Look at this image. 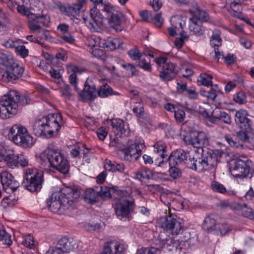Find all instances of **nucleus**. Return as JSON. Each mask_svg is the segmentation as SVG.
I'll return each mask as SVG.
<instances>
[{
	"label": "nucleus",
	"mask_w": 254,
	"mask_h": 254,
	"mask_svg": "<svg viewBox=\"0 0 254 254\" xmlns=\"http://www.w3.org/2000/svg\"><path fill=\"white\" fill-rule=\"evenodd\" d=\"M100 195L104 199L110 198L112 193L114 192V190L112 188L103 186L101 187Z\"/></svg>",
	"instance_id": "nucleus-51"
},
{
	"label": "nucleus",
	"mask_w": 254,
	"mask_h": 254,
	"mask_svg": "<svg viewBox=\"0 0 254 254\" xmlns=\"http://www.w3.org/2000/svg\"><path fill=\"white\" fill-rule=\"evenodd\" d=\"M184 141L188 145H191L196 149L194 152L202 153L204 152L203 149L204 146L207 145L209 143V139L206 134L203 131H194L190 134L185 136L184 138Z\"/></svg>",
	"instance_id": "nucleus-11"
},
{
	"label": "nucleus",
	"mask_w": 254,
	"mask_h": 254,
	"mask_svg": "<svg viewBox=\"0 0 254 254\" xmlns=\"http://www.w3.org/2000/svg\"><path fill=\"white\" fill-rule=\"evenodd\" d=\"M104 10L108 14L109 24L116 32H120L123 29L122 23L123 18V13L119 10V8L111 4L105 5Z\"/></svg>",
	"instance_id": "nucleus-13"
},
{
	"label": "nucleus",
	"mask_w": 254,
	"mask_h": 254,
	"mask_svg": "<svg viewBox=\"0 0 254 254\" xmlns=\"http://www.w3.org/2000/svg\"><path fill=\"white\" fill-rule=\"evenodd\" d=\"M127 192H120V197L117 198L115 204V210L117 217L121 220L129 219L134 211V204L127 198Z\"/></svg>",
	"instance_id": "nucleus-7"
},
{
	"label": "nucleus",
	"mask_w": 254,
	"mask_h": 254,
	"mask_svg": "<svg viewBox=\"0 0 254 254\" xmlns=\"http://www.w3.org/2000/svg\"><path fill=\"white\" fill-rule=\"evenodd\" d=\"M123 42L118 38H109L102 41V47L113 51L117 48H123Z\"/></svg>",
	"instance_id": "nucleus-31"
},
{
	"label": "nucleus",
	"mask_w": 254,
	"mask_h": 254,
	"mask_svg": "<svg viewBox=\"0 0 254 254\" xmlns=\"http://www.w3.org/2000/svg\"><path fill=\"white\" fill-rule=\"evenodd\" d=\"M104 168L106 170L112 172H118L121 173H124L125 175H127L128 174V172L126 171L127 169L123 163H118L110 160L106 159Z\"/></svg>",
	"instance_id": "nucleus-27"
},
{
	"label": "nucleus",
	"mask_w": 254,
	"mask_h": 254,
	"mask_svg": "<svg viewBox=\"0 0 254 254\" xmlns=\"http://www.w3.org/2000/svg\"><path fill=\"white\" fill-rule=\"evenodd\" d=\"M80 196V192L71 187H65L61 192H57L52 194V198H61L64 200H66L67 204H72V202L77 199Z\"/></svg>",
	"instance_id": "nucleus-17"
},
{
	"label": "nucleus",
	"mask_w": 254,
	"mask_h": 254,
	"mask_svg": "<svg viewBox=\"0 0 254 254\" xmlns=\"http://www.w3.org/2000/svg\"><path fill=\"white\" fill-rule=\"evenodd\" d=\"M12 56L7 52L0 50V64L6 66L11 65L13 63Z\"/></svg>",
	"instance_id": "nucleus-40"
},
{
	"label": "nucleus",
	"mask_w": 254,
	"mask_h": 254,
	"mask_svg": "<svg viewBox=\"0 0 254 254\" xmlns=\"http://www.w3.org/2000/svg\"><path fill=\"white\" fill-rule=\"evenodd\" d=\"M212 78V75L206 73H202L199 76L197 81L200 84L205 86H213Z\"/></svg>",
	"instance_id": "nucleus-42"
},
{
	"label": "nucleus",
	"mask_w": 254,
	"mask_h": 254,
	"mask_svg": "<svg viewBox=\"0 0 254 254\" xmlns=\"http://www.w3.org/2000/svg\"><path fill=\"white\" fill-rule=\"evenodd\" d=\"M221 31L218 29H215L212 31V35L210 40V45L213 47H219L222 44L221 38Z\"/></svg>",
	"instance_id": "nucleus-38"
},
{
	"label": "nucleus",
	"mask_w": 254,
	"mask_h": 254,
	"mask_svg": "<svg viewBox=\"0 0 254 254\" xmlns=\"http://www.w3.org/2000/svg\"><path fill=\"white\" fill-rule=\"evenodd\" d=\"M176 2L182 5H192L194 6L196 10L200 14H202V18L204 21H206L208 20V14L204 11H201L198 7L197 4L194 0H174Z\"/></svg>",
	"instance_id": "nucleus-37"
},
{
	"label": "nucleus",
	"mask_w": 254,
	"mask_h": 254,
	"mask_svg": "<svg viewBox=\"0 0 254 254\" xmlns=\"http://www.w3.org/2000/svg\"><path fill=\"white\" fill-rule=\"evenodd\" d=\"M0 155L9 168L14 169L18 167V154H15L12 151H6L1 150Z\"/></svg>",
	"instance_id": "nucleus-22"
},
{
	"label": "nucleus",
	"mask_w": 254,
	"mask_h": 254,
	"mask_svg": "<svg viewBox=\"0 0 254 254\" xmlns=\"http://www.w3.org/2000/svg\"><path fill=\"white\" fill-rule=\"evenodd\" d=\"M216 119L222 121L224 123L227 125H231L232 123V119L231 116L225 112H220L217 117L215 118Z\"/></svg>",
	"instance_id": "nucleus-59"
},
{
	"label": "nucleus",
	"mask_w": 254,
	"mask_h": 254,
	"mask_svg": "<svg viewBox=\"0 0 254 254\" xmlns=\"http://www.w3.org/2000/svg\"><path fill=\"white\" fill-rule=\"evenodd\" d=\"M127 246L117 241L106 243L103 252L100 254H125Z\"/></svg>",
	"instance_id": "nucleus-21"
},
{
	"label": "nucleus",
	"mask_w": 254,
	"mask_h": 254,
	"mask_svg": "<svg viewBox=\"0 0 254 254\" xmlns=\"http://www.w3.org/2000/svg\"><path fill=\"white\" fill-rule=\"evenodd\" d=\"M27 132V129L25 127L15 125L10 129L9 135L12 140L15 144L19 145Z\"/></svg>",
	"instance_id": "nucleus-24"
},
{
	"label": "nucleus",
	"mask_w": 254,
	"mask_h": 254,
	"mask_svg": "<svg viewBox=\"0 0 254 254\" xmlns=\"http://www.w3.org/2000/svg\"><path fill=\"white\" fill-rule=\"evenodd\" d=\"M251 130H243L239 131L237 133L236 136L238 137V139L240 141L241 145L245 142L249 141V133Z\"/></svg>",
	"instance_id": "nucleus-53"
},
{
	"label": "nucleus",
	"mask_w": 254,
	"mask_h": 254,
	"mask_svg": "<svg viewBox=\"0 0 254 254\" xmlns=\"http://www.w3.org/2000/svg\"><path fill=\"white\" fill-rule=\"evenodd\" d=\"M0 242L3 244L10 245L12 244L11 236L6 232L2 225L0 224Z\"/></svg>",
	"instance_id": "nucleus-46"
},
{
	"label": "nucleus",
	"mask_w": 254,
	"mask_h": 254,
	"mask_svg": "<svg viewBox=\"0 0 254 254\" xmlns=\"http://www.w3.org/2000/svg\"><path fill=\"white\" fill-rule=\"evenodd\" d=\"M66 69L69 74L68 80L70 85L73 87L74 90L78 93L82 99L93 100L97 97L98 95L97 90L91 79H87L82 92H81L80 88L78 87V81L77 74H81L83 72L85 71L84 68L70 63L66 65Z\"/></svg>",
	"instance_id": "nucleus-1"
},
{
	"label": "nucleus",
	"mask_w": 254,
	"mask_h": 254,
	"mask_svg": "<svg viewBox=\"0 0 254 254\" xmlns=\"http://www.w3.org/2000/svg\"><path fill=\"white\" fill-rule=\"evenodd\" d=\"M129 57L133 60H139L141 57V54L136 47H134L128 51Z\"/></svg>",
	"instance_id": "nucleus-61"
},
{
	"label": "nucleus",
	"mask_w": 254,
	"mask_h": 254,
	"mask_svg": "<svg viewBox=\"0 0 254 254\" xmlns=\"http://www.w3.org/2000/svg\"><path fill=\"white\" fill-rule=\"evenodd\" d=\"M177 242L179 243L178 249L183 251L184 253L188 250L190 247V242L189 239H186V237L177 239Z\"/></svg>",
	"instance_id": "nucleus-44"
},
{
	"label": "nucleus",
	"mask_w": 254,
	"mask_h": 254,
	"mask_svg": "<svg viewBox=\"0 0 254 254\" xmlns=\"http://www.w3.org/2000/svg\"><path fill=\"white\" fill-rule=\"evenodd\" d=\"M0 177L1 184L5 190L10 189L14 191L19 187V183L8 172H2L0 174Z\"/></svg>",
	"instance_id": "nucleus-20"
},
{
	"label": "nucleus",
	"mask_w": 254,
	"mask_h": 254,
	"mask_svg": "<svg viewBox=\"0 0 254 254\" xmlns=\"http://www.w3.org/2000/svg\"><path fill=\"white\" fill-rule=\"evenodd\" d=\"M62 117L59 114H51L36 119L33 125V131L36 136L51 137L60 128Z\"/></svg>",
	"instance_id": "nucleus-2"
},
{
	"label": "nucleus",
	"mask_w": 254,
	"mask_h": 254,
	"mask_svg": "<svg viewBox=\"0 0 254 254\" xmlns=\"http://www.w3.org/2000/svg\"><path fill=\"white\" fill-rule=\"evenodd\" d=\"M165 250L167 251H174L178 249L177 238L168 236L165 239Z\"/></svg>",
	"instance_id": "nucleus-39"
},
{
	"label": "nucleus",
	"mask_w": 254,
	"mask_h": 254,
	"mask_svg": "<svg viewBox=\"0 0 254 254\" xmlns=\"http://www.w3.org/2000/svg\"><path fill=\"white\" fill-rule=\"evenodd\" d=\"M136 254H159V251L154 247L143 248L138 250Z\"/></svg>",
	"instance_id": "nucleus-63"
},
{
	"label": "nucleus",
	"mask_w": 254,
	"mask_h": 254,
	"mask_svg": "<svg viewBox=\"0 0 254 254\" xmlns=\"http://www.w3.org/2000/svg\"><path fill=\"white\" fill-rule=\"evenodd\" d=\"M75 241L72 239L63 237L60 239L56 247L53 250L52 254H64L73 251L76 248Z\"/></svg>",
	"instance_id": "nucleus-16"
},
{
	"label": "nucleus",
	"mask_w": 254,
	"mask_h": 254,
	"mask_svg": "<svg viewBox=\"0 0 254 254\" xmlns=\"http://www.w3.org/2000/svg\"><path fill=\"white\" fill-rule=\"evenodd\" d=\"M99 197L98 191L92 189H87L84 195L85 201L88 203H93L97 201Z\"/></svg>",
	"instance_id": "nucleus-35"
},
{
	"label": "nucleus",
	"mask_w": 254,
	"mask_h": 254,
	"mask_svg": "<svg viewBox=\"0 0 254 254\" xmlns=\"http://www.w3.org/2000/svg\"><path fill=\"white\" fill-rule=\"evenodd\" d=\"M182 220L176 215L171 214L160 218L157 223L158 226L173 235L179 234L183 231Z\"/></svg>",
	"instance_id": "nucleus-9"
},
{
	"label": "nucleus",
	"mask_w": 254,
	"mask_h": 254,
	"mask_svg": "<svg viewBox=\"0 0 254 254\" xmlns=\"http://www.w3.org/2000/svg\"><path fill=\"white\" fill-rule=\"evenodd\" d=\"M154 151L158 153L161 158H165L168 155L166 154V145L162 141L157 142L154 145Z\"/></svg>",
	"instance_id": "nucleus-41"
},
{
	"label": "nucleus",
	"mask_w": 254,
	"mask_h": 254,
	"mask_svg": "<svg viewBox=\"0 0 254 254\" xmlns=\"http://www.w3.org/2000/svg\"><path fill=\"white\" fill-rule=\"evenodd\" d=\"M221 217L217 214H211L204 218L202 225V229L207 232L215 231L219 221Z\"/></svg>",
	"instance_id": "nucleus-23"
},
{
	"label": "nucleus",
	"mask_w": 254,
	"mask_h": 254,
	"mask_svg": "<svg viewBox=\"0 0 254 254\" xmlns=\"http://www.w3.org/2000/svg\"><path fill=\"white\" fill-rule=\"evenodd\" d=\"M233 100L239 104H244L247 102V97L244 92L240 91L234 95Z\"/></svg>",
	"instance_id": "nucleus-57"
},
{
	"label": "nucleus",
	"mask_w": 254,
	"mask_h": 254,
	"mask_svg": "<svg viewBox=\"0 0 254 254\" xmlns=\"http://www.w3.org/2000/svg\"><path fill=\"white\" fill-rule=\"evenodd\" d=\"M9 23V19L3 9L0 7V32L4 31Z\"/></svg>",
	"instance_id": "nucleus-45"
},
{
	"label": "nucleus",
	"mask_w": 254,
	"mask_h": 254,
	"mask_svg": "<svg viewBox=\"0 0 254 254\" xmlns=\"http://www.w3.org/2000/svg\"><path fill=\"white\" fill-rule=\"evenodd\" d=\"M202 24V21L199 18L193 17L190 19L189 29L193 34L197 36H203L205 28Z\"/></svg>",
	"instance_id": "nucleus-25"
},
{
	"label": "nucleus",
	"mask_w": 254,
	"mask_h": 254,
	"mask_svg": "<svg viewBox=\"0 0 254 254\" xmlns=\"http://www.w3.org/2000/svg\"><path fill=\"white\" fill-rule=\"evenodd\" d=\"M190 155L189 153L183 149H177L171 153L167 160L169 161L170 166H176L183 162L186 164Z\"/></svg>",
	"instance_id": "nucleus-19"
},
{
	"label": "nucleus",
	"mask_w": 254,
	"mask_h": 254,
	"mask_svg": "<svg viewBox=\"0 0 254 254\" xmlns=\"http://www.w3.org/2000/svg\"><path fill=\"white\" fill-rule=\"evenodd\" d=\"M53 168L60 173L65 174L69 171L70 168L69 163L64 155Z\"/></svg>",
	"instance_id": "nucleus-33"
},
{
	"label": "nucleus",
	"mask_w": 254,
	"mask_h": 254,
	"mask_svg": "<svg viewBox=\"0 0 254 254\" xmlns=\"http://www.w3.org/2000/svg\"><path fill=\"white\" fill-rule=\"evenodd\" d=\"M211 188L214 191L225 194L229 192L227 191L224 186L218 182L213 181L211 183Z\"/></svg>",
	"instance_id": "nucleus-52"
},
{
	"label": "nucleus",
	"mask_w": 254,
	"mask_h": 254,
	"mask_svg": "<svg viewBox=\"0 0 254 254\" xmlns=\"http://www.w3.org/2000/svg\"><path fill=\"white\" fill-rule=\"evenodd\" d=\"M170 176L174 179H176L182 176V172L180 169L175 166H170L169 170Z\"/></svg>",
	"instance_id": "nucleus-62"
},
{
	"label": "nucleus",
	"mask_w": 254,
	"mask_h": 254,
	"mask_svg": "<svg viewBox=\"0 0 254 254\" xmlns=\"http://www.w3.org/2000/svg\"><path fill=\"white\" fill-rule=\"evenodd\" d=\"M186 94L190 99L195 100L198 98V93L196 91L195 88L193 86L188 88Z\"/></svg>",
	"instance_id": "nucleus-64"
},
{
	"label": "nucleus",
	"mask_w": 254,
	"mask_h": 254,
	"mask_svg": "<svg viewBox=\"0 0 254 254\" xmlns=\"http://www.w3.org/2000/svg\"><path fill=\"white\" fill-rule=\"evenodd\" d=\"M131 107L133 113L139 118L142 117L144 115V107L141 103L140 98L136 99L131 98L130 100Z\"/></svg>",
	"instance_id": "nucleus-30"
},
{
	"label": "nucleus",
	"mask_w": 254,
	"mask_h": 254,
	"mask_svg": "<svg viewBox=\"0 0 254 254\" xmlns=\"http://www.w3.org/2000/svg\"><path fill=\"white\" fill-rule=\"evenodd\" d=\"M123 68L124 69L123 72H125L128 76H132L136 73L135 66L132 64L126 63Z\"/></svg>",
	"instance_id": "nucleus-54"
},
{
	"label": "nucleus",
	"mask_w": 254,
	"mask_h": 254,
	"mask_svg": "<svg viewBox=\"0 0 254 254\" xmlns=\"http://www.w3.org/2000/svg\"><path fill=\"white\" fill-rule=\"evenodd\" d=\"M225 139L229 144L233 147H241L240 141L238 139V137L235 134H228L225 136Z\"/></svg>",
	"instance_id": "nucleus-49"
},
{
	"label": "nucleus",
	"mask_w": 254,
	"mask_h": 254,
	"mask_svg": "<svg viewBox=\"0 0 254 254\" xmlns=\"http://www.w3.org/2000/svg\"><path fill=\"white\" fill-rule=\"evenodd\" d=\"M252 162L244 154L236 155L230 167L232 175L236 178H251Z\"/></svg>",
	"instance_id": "nucleus-4"
},
{
	"label": "nucleus",
	"mask_w": 254,
	"mask_h": 254,
	"mask_svg": "<svg viewBox=\"0 0 254 254\" xmlns=\"http://www.w3.org/2000/svg\"><path fill=\"white\" fill-rule=\"evenodd\" d=\"M22 141L19 145L22 146L25 148L32 146L35 143V141L32 136H31L28 132L26 133L24 137L22 139Z\"/></svg>",
	"instance_id": "nucleus-50"
},
{
	"label": "nucleus",
	"mask_w": 254,
	"mask_h": 254,
	"mask_svg": "<svg viewBox=\"0 0 254 254\" xmlns=\"http://www.w3.org/2000/svg\"><path fill=\"white\" fill-rule=\"evenodd\" d=\"M154 61L160 70V77L164 81L172 80L175 75L176 66L167 58H156Z\"/></svg>",
	"instance_id": "nucleus-12"
},
{
	"label": "nucleus",
	"mask_w": 254,
	"mask_h": 254,
	"mask_svg": "<svg viewBox=\"0 0 254 254\" xmlns=\"http://www.w3.org/2000/svg\"><path fill=\"white\" fill-rule=\"evenodd\" d=\"M30 8L35 11H40L43 12L44 4L40 0H29Z\"/></svg>",
	"instance_id": "nucleus-60"
},
{
	"label": "nucleus",
	"mask_w": 254,
	"mask_h": 254,
	"mask_svg": "<svg viewBox=\"0 0 254 254\" xmlns=\"http://www.w3.org/2000/svg\"><path fill=\"white\" fill-rule=\"evenodd\" d=\"M50 199V200L47 202L48 206L51 211L54 213H57L61 209L64 207L68 208L70 206L67 204L66 200H64L61 198H52L51 195Z\"/></svg>",
	"instance_id": "nucleus-26"
},
{
	"label": "nucleus",
	"mask_w": 254,
	"mask_h": 254,
	"mask_svg": "<svg viewBox=\"0 0 254 254\" xmlns=\"http://www.w3.org/2000/svg\"><path fill=\"white\" fill-rule=\"evenodd\" d=\"M62 96L66 99L71 100L73 98L70 88L67 84H65L60 89Z\"/></svg>",
	"instance_id": "nucleus-56"
},
{
	"label": "nucleus",
	"mask_w": 254,
	"mask_h": 254,
	"mask_svg": "<svg viewBox=\"0 0 254 254\" xmlns=\"http://www.w3.org/2000/svg\"><path fill=\"white\" fill-rule=\"evenodd\" d=\"M217 164L215 157H213L211 154L207 155L204 153H195L193 155H190L188 161L186 162L187 166L199 173L211 170Z\"/></svg>",
	"instance_id": "nucleus-3"
},
{
	"label": "nucleus",
	"mask_w": 254,
	"mask_h": 254,
	"mask_svg": "<svg viewBox=\"0 0 254 254\" xmlns=\"http://www.w3.org/2000/svg\"><path fill=\"white\" fill-rule=\"evenodd\" d=\"M83 20L91 32H100L103 25V17L96 7L91 9L89 17L83 16Z\"/></svg>",
	"instance_id": "nucleus-14"
},
{
	"label": "nucleus",
	"mask_w": 254,
	"mask_h": 254,
	"mask_svg": "<svg viewBox=\"0 0 254 254\" xmlns=\"http://www.w3.org/2000/svg\"><path fill=\"white\" fill-rule=\"evenodd\" d=\"M19 99V94L15 90H11L3 96L0 102V117L1 119L10 118L17 114Z\"/></svg>",
	"instance_id": "nucleus-5"
},
{
	"label": "nucleus",
	"mask_w": 254,
	"mask_h": 254,
	"mask_svg": "<svg viewBox=\"0 0 254 254\" xmlns=\"http://www.w3.org/2000/svg\"><path fill=\"white\" fill-rule=\"evenodd\" d=\"M111 126L115 129V133L118 134L119 133L121 135H126L128 133V127L127 125H125L124 121L122 120L118 119L114 120L112 121Z\"/></svg>",
	"instance_id": "nucleus-32"
},
{
	"label": "nucleus",
	"mask_w": 254,
	"mask_h": 254,
	"mask_svg": "<svg viewBox=\"0 0 254 254\" xmlns=\"http://www.w3.org/2000/svg\"><path fill=\"white\" fill-rule=\"evenodd\" d=\"M22 244L25 247L32 249L35 248L36 242L31 235H27L23 237Z\"/></svg>",
	"instance_id": "nucleus-48"
},
{
	"label": "nucleus",
	"mask_w": 254,
	"mask_h": 254,
	"mask_svg": "<svg viewBox=\"0 0 254 254\" xmlns=\"http://www.w3.org/2000/svg\"><path fill=\"white\" fill-rule=\"evenodd\" d=\"M186 17L182 15H176L173 16L171 19L172 26L176 29L180 30L183 29L186 24Z\"/></svg>",
	"instance_id": "nucleus-36"
},
{
	"label": "nucleus",
	"mask_w": 254,
	"mask_h": 254,
	"mask_svg": "<svg viewBox=\"0 0 254 254\" xmlns=\"http://www.w3.org/2000/svg\"><path fill=\"white\" fill-rule=\"evenodd\" d=\"M64 155L59 149L50 145L45 152L40 154L39 159L42 165L45 166L47 160L50 166L53 168Z\"/></svg>",
	"instance_id": "nucleus-15"
},
{
	"label": "nucleus",
	"mask_w": 254,
	"mask_h": 254,
	"mask_svg": "<svg viewBox=\"0 0 254 254\" xmlns=\"http://www.w3.org/2000/svg\"><path fill=\"white\" fill-rule=\"evenodd\" d=\"M43 182L42 172L32 166L25 170L22 183L24 188L31 192H37L41 189Z\"/></svg>",
	"instance_id": "nucleus-6"
},
{
	"label": "nucleus",
	"mask_w": 254,
	"mask_h": 254,
	"mask_svg": "<svg viewBox=\"0 0 254 254\" xmlns=\"http://www.w3.org/2000/svg\"><path fill=\"white\" fill-rule=\"evenodd\" d=\"M231 229V226L221 218V220H219L217 224L216 229L215 231L221 236H225L227 235Z\"/></svg>",
	"instance_id": "nucleus-34"
},
{
	"label": "nucleus",
	"mask_w": 254,
	"mask_h": 254,
	"mask_svg": "<svg viewBox=\"0 0 254 254\" xmlns=\"http://www.w3.org/2000/svg\"><path fill=\"white\" fill-rule=\"evenodd\" d=\"M17 79V76L11 70L0 72V79L4 81H9Z\"/></svg>",
	"instance_id": "nucleus-47"
},
{
	"label": "nucleus",
	"mask_w": 254,
	"mask_h": 254,
	"mask_svg": "<svg viewBox=\"0 0 254 254\" xmlns=\"http://www.w3.org/2000/svg\"><path fill=\"white\" fill-rule=\"evenodd\" d=\"M85 2L86 0H79L77 3L66 6L65 8V14L71 19L76 18Z\"/></svg>",
	"instance_id": "nucleus-28"
},
{
	"label": "nucleus",
	"mask_w": 254,
	"mask_h": 254,
	"mask_svg": "<svg viewBox=\"0 0 254 254\" xmlns=\"http://www.w3.org/2000/svg\"><path fill=\"white\" fill-rule=\"evenodd\" d=\"M128 141V147L121 149L124 154V159L129 162L138 160L143 151L145 150L144 141L142 139H136L133 143Z\"/></svg>",
	"instance_id": "nucleus-10"
},
{
	"label": "nucleus",
	"mask_w": 254,
	"mask_h": 254,
	"mask_svg": "<svg viewBox=\"0 0 254 254\" xmlns=\"http://www.w3.org/2000/svg\"><path fill=\"white\" fill-rule=\"evenodd\" d=\"M248 112L243 109H240L236 112L235 121L236 124L243 130H253V123L248 118Z\"/></svg>",
	"instance_id": "nucleus-18"
},
{
	"label": "nucleus",
	"mask_w": 254,
	"mask_h": 254,
	"mask_svg": "<svg viewBox=\"0 0 254 254\" xmlns=\"http://www.w3.org/2000/svg\"><path fill=\"white\" fill-rule=\"evenodd\" d=\"M139 66L146 71H150L151 70V65L150 64V60L149 57L141 59L138 62Z\"/></svg>",
	"instance_id": "nucleus-58"
},
{
	"label": "nucleus",
	"mask_w": 254,
	"mask_h": 254,
	"mask_svg": "<svg viewBox=\"0 0 254 254\" xmlns=\"http://www.w3.org/2000/svg\"><path fill=\"white\" fill-rule=\"evenodd\" d=\"M212 87L208 91L207 97L212 101H215L218 93L219 91L218 86L217 84L211 86Z\"/></svg>",
	"instance_id": "nucleus-55"
},
{
	"label": "nucleus",
	"mask_w": 254,
	"mask_h": 254,
	"mask_svg": "<svg viewBox=\"0 0 254 254\" xmlns=\"http://www.w3.org/2000/svg\"><path fill=\"white\" fill-rule=\"evenodd\" d=\"M50 24V16L44 14L43 12L41 14L31 15L29 17V22L28 24L30 29L33 32H37L42 34L40 35L41 39L48 38V31L42 29V26L48 27Z\"/></svg>",
	"instance_id": "nucleus-8"
},
{
	"label": "nucleus",
	"mask_w": 254,
	"mask_h": 254,
	"mask_svg": "<svg viewBox=\"0 0 254 254\" xmlns=\"http://www.w3.org/2000/svg\"><path fill=\"white\" fill-rule=\"evenodd\" d=\"M85 43L91 48L102 47L101 39L99 37L94 36L88 37L86 39Z\"/></svg>",
	"instance_id": "nucleus-43"
},
{
	"label": "nucleus",
	"mask_w": 254,
	"mask_h": 254,
	"mask_svg": "<svg viewBox=\"0 0 254 254\" xmlns=\"http://www.w3.org/2000/svg\"><path fill=\"white\" fill-rule=\"evenodd\" d=\"M107 80L106 78L101 79L102 85L100 86L97 90L98 96L102 98H107L109 96L116 94V92L114 91L112 87L106 82Z\"/></svg>",
	"instance_id": "nucleus-29"
}]
</instances>
